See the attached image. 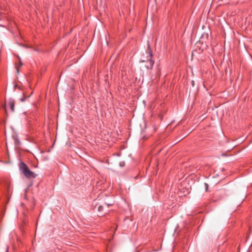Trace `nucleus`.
Returning a JSON list of instances; mask_svg holds the SVG:
<instances>
[{
    "label": "nucleus",
    "mask_w": 252,
    "mask_h": 252,
    "mask_svg": "<svg viewBox=\"0 0 252 252\" xmlns=\"http://www.w3.org/2000/svg\"><path fill=\"white\" fill-rule=\"evenodd\" d=\"M25 100H26V97H23V98H21V101L22 102H24V101H25Z\"/></svg>",
    "instance_id": "423d86ee"
},
{
    "label": "nucleus",
    "mask_w": 252,
    "mask_h": 252,
    "mask_svg": "<svg viewBox=\"0 0 252 252\" xmlns=\"http://www.w3.org/2000/svg\"><path fill=\"white\" fill-rule=\"evenodd\" d=\"M149 56H150V58H152V56H153L152 52V51L151 50H149ZM154 61H153L151 59V58H150V66H148L147 68H151L153 66V65H154Z\"/></svg>",
    "instance_id": "20e7f679"
},
{
    "label": "nucleus",
    "mask_w": 252,
    "mask_h": 252,
    "mask_svg": "<svg viewBox=\"0 0 252 252\" xmlns=\"http://www.w3.org/2000/svg\"><path fill=\"white\" fill-rule=\"evenodd\" d=\"M19 167L20 171L26 177L28 178H35L37 176V175L35 173L30 170L28 165L24 162H20Z\"/></svg>",
    "instance_id": "f257e3e1"
},
{
    "label": "nucleus",
    "mask_w": 252,
    "mask_h": 252,
    "mask_svg": "<svg viewBox=\"0 0 252 252\" xmlns=\"http://www.w3.org/2000/svg\"><path fill=\"white\" fill-rule=\"evenodd\" d=\"M8 107H9L11 111L13 112L14 111L15 101L12 99H9L5 104V109L6 110Z\"/></svg>",
    "instance_id": "f03ea898"
},
{
    "label": "nucleus",
    "mask_w": 252,
    "mask_h": 252,
    "mask_svg": "<svg viewBox=\"0 0 252 252\" xmlns=\"http://www.w3.org/2000/svg\"><path fill=\"white\" fill-rule=\"evenodd\" d=\"M20 66H22L23 64L21 61H20Z\"/></svg>",
    "instance_id": "6e6552de"
},
{
    "label": "nucleus",
    "mask_w": 252,
    "mask_h": 252,
    "mask_svg": "<svg viewBox=\"0 0 252 252\" xmlns=\"http://www.w3.org/2000/svg\"><path fill=\"white\" fill-rule=\"evenodd\" d=\"M113 204V202H111V203H105V205L106 206H107V207H108L109 206H111V205H112Z\"/></svg>",
    "instance_id": "39448f33"
},
{
    "label": "nucleus",
    "mask_w": 252,
    "mask_h": 252,
    "mask_svg": "<svg viewBox=\"0 0 252 252\" xmlns=\"http://www.w3.org/2000/svg\"><path fill=\"white\" fill-rule=\"evenodd\" d=\"M94 209L97 210L99 213H101V212H102L103 210V206L101 205H98L96 203V204L94 207ZM100 215L101 214H100Z\"/></svg>",
    "instance_id": "7ed1b4c3"
},
{
    "label": "nucleus",
    "mask_w": 252,
    "mask_h": 252,
    "mask_svg": "<svg viewBox=\"0 0 252 252\" xmlns=\"http://www.w3.org/2000/svg\"><path fill=\"white\" fill-rule=\"evenodd\" d=\"M205 186H206V190H207V188H208V186L207 184H206V183H205Z\"/></svg>",
    "instance_id": "0eeeda50"
}]
</instances>
